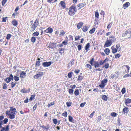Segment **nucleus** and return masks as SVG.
<instances>
[{"label":"nucleus","mask_w":131,"mask_h":131,"mask_svg":"<svg viewBox=\"0 0 131 131\" xmlns=\"http://www.w3.org/2000/svg\"><path fill=\"white\" fill-rule=\"evenodd\" d=\"M69 9V10L68 13L70 16L74 15L75 13L77 12V9L75 6L72 5Z\"/></svg>","instance_id":"1"},{"label":"nucleus","mask_w":131,"mask_h":131,"mask_svg":"<svg viewBox=\"0 0 131 131\" xmlns=\"http://www.w3.org/2000/svg\"><path fill=\"white\" fill-rule=\"evenodd\" d=\"M39 19L38 18H37L35 20V21L31 27L30 30L31 32H33L37 27V26L39 24Z\"/></svg>","instance_id":"2"},{"label":"nucleus","mask_w":131,"mask_h":131,"mask_svg":"<svg viewBox=\"0 0 131 131\" xmlns=\"http://www.w3.org/2000/svg\"><path fill=\"white\" fill-rule=\"evenodd\" d=\"M14 79V77L12 74H11L10 75L9 77H8L4 79V81H5L7 83H9L11 80L13 81Z\"/></svg>","instance_id":"3"},{"label":"nucleus","mask_w":131,"mask_h":131,"mask_svg":"<svg viewBox=\"0 0 131 131\" xmlns=\"http://www.w3.org/2000/svg\"><path fill=\"white\" fill-rule=\"evenodd\" d=\"M43 74V72H38V73L34 76V78L35 79H38Z\"/></svg>","instance_id":"4"},{"label":"nucleus","mask_w":131,"mask_h":131,"mask_svg":"<svg viewBox=\"0 0 131 131\" xmlns=\"http://www.w3.org/2000/svg\"><path fill=\"white\" fill-rule=\"evenodd\" d=\"M107 40L104 46L105 47H109L112 44V42L108 40V38H107Z\"/></svg>","instance_id":"5"},{"label":"nucleus","mask_w":131,"mask_h":131,"mask_svg":"<svg viewBox=\"0 0 131 131\" xmlns=\"http://www.w3.org/2000/svg\"><path fill=\"white\" fill-rule=\"evenodd\" d=\"M124 102L126 105L131 107V99H127L125 100Z\"/></svg>","instance_id":"6"},{"label":"nucleus","mask_w":131,"mask_h":131,"mask_svg":"<svg viewBox=\"0 0 131 131\" xmlns=\"http://www.w3.org/2000/svg\"><path fill=\"white\" fill-rule=\"evenodd\" d=\"M51 63L52 62L51 61L44 62L42 63V65L44 67H47L50 66Z\"/></svg>","instance_id":"7"},{"label":"nucleus","mask_w":131,"mask_h":131,"mask_svg":"<svg viewBox=\"0 0 131 131\" xmlns=\"http://www.w3.org/2000/svg\"><path fill=\"white\" fill-rule=\"evenodd\" d=\"M56 47V43H49V46L48 47V48H50L51 49H53Z\"/></svg>","instance_id":"8"},{"label":"nucleus","mask_w":131,"mask_h":131,"mask_svg":"<svg viewBox=\"0 0 131 131\" xmlns=\"http://www.w3.org/2000/svg\"><path fill=\"white\" fill-rule=\"evenodd\" d=\"M53 31V29L50 27L48 28L46 30H45V32L47 33H51Z\"/></svg>","instance_id":"9"},{"label":"nucleus","mask_w":131,"mask_h":131,"mask_svg":"<svg viewBox=\"0 0 131 131\" xmlns=\"http://www.w3.org/2000/svg\"><path fill=\"white\" fill-rule=\"evenodd\" d=\"M123 111L125 114H127L128 113L129 110L128 107H125L124 106V107L123 110Z\"/></svg>","instance_id":"10"},{"label":"nucleus","mask_w":131,"mask_h":131,"mask_svg":"<svg viewBox=\"0 0 131 131\" xmlns=\"http://www.w3.org/2000/svg\"><path fill=\"white\" fill-rule=\"evenodd\" d=\"M30 91V89H29L28 90H25V88H24L21 90V92L23 93H29Z\"/></svg>","instance_id":"11"},{"label":"nucleus","mask_w":131,"mask_h":131,"mask_svg":"<svg viewBox=\"0 0 131 131\" xmlns=\"http://www.w3.org/2000/svg\"><path fill=\"white\" fill-rule=\"evenodd\" d=\"M130 5V3L129 2H127L123 5V6L124 9H125L127 8Z\"/></svg>","instance_id":"12"},{"label":"nucleus","mask_w":131,"mask_h":131,"mask_svg":"<svg viewBox=\"0 0 131 131\" xmlns=\"http://www.w3.org/2000/svg\"><path fill=\"white\" fill-rule=\"evenodd\" d=\"M125 34L128 37V38H131V33L128 31V30L125 31Z\"/></svg>","instance_id":"13"},{"label":"nucleus","mask_w":131,"mask_h":131,"mask_svg":"<svg viewBox=\"0 0 131 131\" xmlns=\"http://www.w3.org/2000/svg\"><path fill=\"white\" fill-rule=\"evenodd\" d=\"M26 73L24 71L22 72L20 75V78H24L26 76Z\"/></svg>","instance_id":"14"},{"label":"nucleus","mask_w":131,"mask_h":131,"mask_svg":"<svg viewBox=\"0 0 131 131\" xmlns=\"http://www.w3.org/2000/svg\"><path fill=\"white\" fill-rule=\"evenodd\" d=\"M86 5L85 3H80L79 4L78 6L79 7V9L81 8L84 7Z\"/></svg>","instance_id":"15"},{"label":"nucleus","mask_w":131,"mask_h":131,"mask_svg":"<svg viewBox=\"0 0 131 131\" xmlns=\"http://www.w3.org/2000/svg\"><path fill=\"white\" fill-rule=\"evenodd\" d=\"M111 49L112 50V52L113 53H115L117 52V50L114 46L112 47Z\"/></svg>","instance_id":"16"},{"label":"nucleus","mask_w":131,"mask_h":131,"mask_svg":"<svg viewBox=\"0 0 131 131\" xmlns=\"http://www.w3.org/2000/svg\"><path fill=\"white\" fill-rule=\"evenodd\" d=\"M90 46V43H88L85 46V50H86V52H88V50L89 49Z\"/></svg>","instance_id":"17"},{"label":"nucleus","mask_w":131,"mask_h":131,"mask_svg":"<svg viewBox=\"0 0 131 131\" xmlns=\"http://www.w3.org/2000/svg\"><path fill=\"white\" fill-rule=\"evenodd\" d=\"M15 115L16 114H15V113L13 114H10L9 115V117L10 119H14L15 118Z\"/></svg>","instance_id":"18"},{"label":"nucleus","mask_w":131,"mask_h":131,"mask_svg":"<svg viewBox=\"0 0 131 131\" xmlns=\"http://www.w3.org/2000/svg\"><path fill=\"white\" fill-rule=\"evenodd\" d=\"M0 121L2 122V123L3 124H6L8 121V119L7 118H5L4 120Z\"/></svg>","instance_id":"19"},{"label":"nucleus","mask_w":131,"mask_h":131,"mask_svg":"<svg viewBox=\"0 0 131 131\" xmlns=\"http://www.w3.org/2000/svg\"><path fill=\"white\" fill-rule=\"evenodd\" d=\"M104 51L106 54L108 55L109 54L110 50L108 48H106L105 49Z\"/></svg>","instance_id":"20"},{"label":"nucleus","mask_w":131,"mask_h":131,"mask_svg":"<svg viewBox=\"0 0 131 131\" xmlns=\"http://www.w3.org/2000/svg\"><path fill=\"white\" fill-rule=\"evenodd\" d=\"M124 66L126 67L127 68V70L126 71V70H125V71H123V72L124 73H126L127 72V71L128 72L129 70L130 67H129L127 66V65H124Z\"/></svg>","instance_id":"21"},{"label":"nucleus","mask_w":131,"mask_h":131,"mask_svg":"<svg viewBox=\"0 0 131 131\" xmlns=\"http://www.w3.org/2000/svg\"><path fill=\"white\" fill-rule=\"evenodd\" d=\"M12 23L13 25L14 26H16L17 25V22L15 20H13L12 21Z\"/></svg>","instance_id":"22"},{"label":"nucleus","mask_w":131,"mask_h":131,"mask_svg":"<svg viewBox=\"0 0 131 131\" xmlns=\"http://www.w3.org/2000/svg\"><path fill=\"white\" fill-rule=\"evenodd\" d=\"M102 99L105 101H107V97L105 95H103L102 97Z\"/></svg>","instance_id":"23"},{"label":"nucleus","mask_w":131,"mask_h":131,"mask_svg":"<svg viewBox=\"0 0 131 131\" xmlns=\"http://www.w3.org/2000/svg\"><path fill=\"white\" fill-rule=\"evenodd\" d=\"M83 24V23L82 22H80L77 25V27L78 29H79Z\"/></svg>","instance_id":"24"},{"label":"nucleus","mask_w":131,"mask_h":131,"mask_svg":"<svg viewBox=\"0 0 131 131\" xmlns=\"http://www.w3.org/2000/svg\"><path fill=\"white\" fill-rule=\"evenodd\" d=\"M60 3L61 6L63 8H65L66 6L64 2L63 1H61L60 2Z\"/></svg>","instance_id":"25"},{"label":"nucleus","mask_w":131,"mask_h":131,"mask_svg":"<svg viewBox=\"0 0 131 131\" xmlns=\"http://www.w3.org/2000/svg\"><path fill=\"white\" fill-rule=\"evenodd\" d=\"M40 62L39 61H37L36 62V63L35 65V67H36V69L38 67L40 66Z\"/></svg>","instance_id":"26"},{"label":"nucleus","mask_w":131,"mask_h":131,"mask_svg":"<svg viewBox=\"0 0 131 131\" xmlns=\"http://www.w3.org/2000/svg\"><path fill=\"white\" fill-rule=\"evenodd\" d=\"M95 63L94 64V66L95 68H96L99 67L100 65L99 64L97 61L95 62Z\"/></svg>","instance_id":"27"},{"label":"nucleus","mask_w":131,"mask_h":131,"mask_svg":"<svg viewBox=\"0 0 131 131\" xmlns=\"http://www.w3.org/2000/svg\"><path fill=\"white\" fill-rule=\"evenodd\" d=\"M65 33L66 32H65L63 30H61L60 31V34L59 35L61 36H63L64 35Z\"/></svg>","instance_id":"28"},{"label":"nucleus","mask_w":131,"mask_h":131,"mask_svg":"<svg viewBox=\"0 0 131 131\" xmlns=\"http://www.w3.org/2000/svg\"><path fill=\"white\" fill-rule=\"evenodd\" d=\"M74 93L75 95L77 96L79 94V90L78 89H76L74 91Z\"/></svg>","instance_id":"29"},{"label":"nucleus","mask_w":131,"mask_h":131,"mask_svg":"<svg viewBox=\"0 0 131 131\" xmlns=\"http://www.w3.org/2000/svg\"><path fill=\"white\" fill-rule=\"evenodd\" d=\"M116 48L117 51L118 50L119 51L121 49V47L119 45H116Z\"/></svg>","instance_id":"30"},{"label":"nucleus","mask_w":131,"mask_h":131,"mask_svg":"<svg viewBox=\"0 0 131 131\" xmlns=\"http://www.w3.org/2000/svg\"><path fill=\"white\" fill-rule=\"evenodd\" d=\"M107 79H104L102 81L101 83L103 84L107 83Z\"/></svg>","instance_id":"31"},{"label":"nucleus","mask_w":131,"mask_h":131,"mask_svg":"<svg viewBox=\"0 0 131 131\" xmlns=\"http://www.w3.org/2000/svg\"><path fill=\"white\" fill-rule=\"evenodd\" d=\"M9 125H8L6 126V127H3L4 128V131H8L9 130Z\"/></svg>","instance_id":"32"},{"label":"nucleus","mask_w":131,"mask_h":131,"mask_svg":"<svg viewBox=\"0 0 131 131\" xmlns=\"http://www.w3.org/2000/svg\"><path fill=\"white\" fill-rule=\"evenodd\" d=\"M14 79L16 81H17L19 80V78L18 77L16 76H14Z\"/></svg>","instance_id":"33"},{"label":"nucleus","mask_w":131,"mask_h":131,"mask_svg":"<svg viewBox=\"0 0 131 131\" xmlns=\"http://www.w3.org/2000/svg\"><path fill=\"white\" fill-rule=\"evenodd\" d=\"M36 40L35 37H31V42L33 43L35 42Z\"/></svg>","instance_id":"34"},{"label":"nucleus","mask_w":131,"mask_h":131,"mask_svg":"<svg viewBox=\"0 0 131 131\" xmlns=\"http://www.w3.org/2000/svg\"><path fill=\"white\" fill-rule=\"evenodd\" d=\"M39 34V33L36 31V32H34L32 34V36H38Z\"/></svg>","instance_id":"35"},{"label":"nucleus","mask_w":131,"mask_h":131,"mask_svg":"<svg viewBox=\"0 0 131 131\" xmlns=\"http://www.w3.org/2000/svg\"><path fill=\"white\" fill-rule=\"evenodd\" d=\"M17 83V82L14 83L13 82H12L10 84H11V86L12 88H13L14 87L16 84Z\"/></svg>","instance_id":"36"},{"label":"nucleus","mask_w":131,"mask_h":131,"mask_svg":"<svg viewBox=\"0 0 131 131\" xmlns=\"http://www.w3.org/2000/svg\"><path fill=\"white\" fill-rule=\"evenodd\" d=\"M95 30V28H93L92 29L90 30L89 31V32L90 34H92L94 32Z\"/></svg>","instance_id":"37"},{"label":"nucleus","mask_w":131,"mask_h":131,"mask_svg":"<svg viewBox=\"0 0 131 131\" xmlns=\"http://www.w3.org/2000/svg\"><path fill=\"white\" fill-rule=\"evenodd\" d=\"M93 62H94V58H92L91 59V60L90 61V62H89L90 63L92 66H93L94 65L93 64Z\"/></svg>","instance_id":"38"},{"label":"nucleus","mask_w":131,"mask_h":131,"mask_svg":"<svg viewBox=\"0 0 131 131\" xmlns=\"http://www.w3.org/2000/svg\"><path fill=\"white\" fill-rule=\"evenodd\" d=\"M11 37V35L10 34H8L6 36V39L7 40H9Z\"/></svg>","instance_id":"39"},{"label":"nucleus","mask_w":131,"mask_h":131,"mask_svg":"<svg viewBox=\"0 0 131 131\" xmlns=\"http://www.w3.org/2000/svg\"><path fill=\"white\" fill-rule=\"evenodd\" d=\"M82 30L83 31L86 32L88 30V28L86 26H85L83 28Z\"/></svg>","instance_id":"40"},{"label":"nucleus","mask_w":131,"mask_h":131,"mask_svg":"<svg viewBox=\"0 0 131 131\" xmlns=\"http://www.w3.org/2000/svg\"><path fill=\"white\" fill-rule=\"evenodd\" d=\"M74 90L72 89H70L69 90V93L70 94L73 93Z\"/></svg>","instance_id":"41"},{"label":"nucleus","mask_w":131,"mask_h":131,"mask_svg":"<svg viewBox=\"0 0 131 131\" xmlns=\"http://www.w3.org/2000/svg\"><path fill=\"white\" fill-rule=\"evenodd\" d=\"M74 59H72V61L70 62V63L69 64H70V65H71V66H72L74 64Z\"/></svg>","instance_id":"42"},{"label":"nucleus","mask_w":131,"mask_h":131,"mask_svg":"<svg viewBox=\"0 0 131 131\" xmlns=\"http://www.w3.org/2000/svg\"><path fill=\"white\" fill-rule=\"evenodd\" d=\"M39 105V104H37V103H36L34 106L33 107V109L34 111H35L36 109L37 106Z\"/></svg>","instance_id":"43"},{"label":"nucleus","mask_w":131,"mask_h":131,"mask_svg":"<svg viewBox=\"0 0 131 131\" xmlns=\"http://www.w3.org/2000/svg\"><path fill=\"white\" fill-rule=\"evenodd\" d=\"M35 95H31V97H30L29 100L30 101H31L33 99H34Z\"/></svg>","instance_id":"44"},{"label":"nucleus","mask_w":131,"mask_h":131,"mask_svg":"<svg viewBox=\"0 0 131 131\" xmlns=\"http://www.w3.org/2000/svg\"><path fill=\"white\" fill-rule=\"evenodd\" d=\"M72 72H70L69 73H68V77L69 78H70L72 77Z\"/></svg>","instance_id":"45"},{"label":"nucleus","mask_w":131,"mask_h":131,"mask_svg":"<svg viewBox=\"0 0 131 131\" xmlns=\"http://www.w3.org/2000/svg\"><path fill=\"white\" fill-rule=\"evenodd\" d=\"M53 123L55 124H56L58 123V121L57 119L56 118H54L52 120Z\"/></svg>","instance_id":"46"},{"label":"nucleus","mask_w":131,"mask_h":131,"mask_svg":"<svg viewBox=\"0 0 131 131\" xmlns=\"http://www.w3.org/2000/svg\"><path fill=\"white\" fill-rule=\"evenodd\" d=\"M9 111H13V112H16L17 111L16 110L15 108H13V107H11Z\"/></svg>","instance_id":"47"},{"label":"nucleus","mask_w":131,"mask_h":131,"mask_svg":"<svg viewBox=\"0 0 131 131\" xmlns=\"http://www.w3.org/2000/svg\"><path fill=\"white\" fill-rule=\"evenodd\" d=\"M85 66L86 67V68H89L90 70L91 69H92L91 66L89 64H86Z\"/></svg>","instance_id":"48"},{"label":"nucleus","mask_w":131,"mask_h":131,"mask_svg":"<svg viewBox=\"0 0 131 131\" xmlns=\"http://www.w3.org/2000/svg\"><path fill=\"white\" fill-rule=\"evenodd\" d=\"M95 15L96 18H98L99 17V14L98 12H96L95 13Z\"/></svg>","instance_id":"49"},{"label":"nucleus","mask_w":131,"mask_h":131,"mask_svg":"<svg viewBox=\"0 0 131 131\" xmlns=\"http://www.w3.org/2000/svg\"><path fill=\"white\" fill-rule=\"evenodd\" d=\"M73 118L72 116H69V121L70 122H72Z\"/></svg>","instance_id":"50"},{"label":"nucleus","mask_w":131,"mask_h":131,"mask_svg":"<svg viewBox=\"0 0 131 131\" xmlns=\"http://www.w3.org/2000/svg\"><path fill=\"white\" fill-rule=\"evenodd\" d=\"M67 113L66 111H65L62 114V115L65 117H66L67 116Z\"/></svg>","instance_id":"51"},{"label":"nucleus","mask_w":131,"mask_h":131,"mask_svg":"<svg viewBox=\"0 0 131 131\" xmlns=\"http://www.w3.org/2000/svg\"><path fill=\"white\" fill-rule=\"evenodd\" d=\"M115 58L116 59L120 57L121 56V55L117 53L115 55Z\"/></svg>","instance_id":"52"},{"label":"nucleus","mask_w":131,"mask_h":131,"mask_svg":"<svg viewBox=\"0 0 131 131\" xmlns=\"http://www.w3.org/2000/svg\"><path fill=\"white\" fill-rule=\"evenodd\" d=\"M62 44L63 45H67L68 44V41L67 40H64L62 42Z\"/></svg>","instance_id":"53"},{"label":"nucleus","mask_w":131,"mask_h":131,"mask_svg":"<svg viewBox=\"0 0 131 131\" xmlns=\"http://www.w3.org/2000/svg\"><path fill=\"white\" fill-rule=\"evenodd\" d=\"M66 104L67 106L70 107L71 106L72 103L70 102H67Z\"/></svg>","instance_id":"54"},{"label":"nucleus","mask_w":131,"mask_h":131,"mask_svg":"<svg viewBox=\"0 0 131 131\" xmlns=\"http://www.w3.org/2000/svg\"><path fill=\"white\" fill-rule=\"evenodd\" d=\"M82 48V47L81 45H79L78 46V48L79 50H80Z\"/></svg>","instance_id":"55"},{"label":"nucleus","mask_w":131,"mask_h":131,"mask_svg":"<svg viewBox=\"0 0 131 131\" xmlns=\"http://www.w3.org/2000/svg\"><path fill=\"white\" fill-rule=\"evenodd\" d=\"M111 115L113 117H115L117 115V114L116 113L112 112L111 113Z\"/></svg>","instance_id":"56"},{"label":"nucleus","mask_w":131,"mask_h":131,"mask_svg":"<svg viewBox=\"0 0 131 131\" xmlns=\"http://www.w3.org/2000/svg\"><path fill=\"white\" fill-rule=\"evenodd\" d=\"M4 37H0V41L2 42L4 41Z\"/></svg>","instance_id":"57"},{"label":"nucleus","mask_w":131,"mask_h":131,"mask_svg":"<svg viewBox=\"0 0 131 131\" xmlns=\"http://www.w3.org/2000/svg\"><path fill=\"white\" fill-rule=\"evenodd\" d=\"M7 1V0H3L2 1V5L3 6H4L5 5Z\"/></svg>","instance_id":"58"},{"label":"nucleus","mask_w":131,"mask_h":131,"mask_svg":"<svg viewBox=\"0 0 131 131\" xmlns=\"http://www.w3.org/2000/svg\"><path fill=\"white\" fill-rule=\"evenodd\" d=\"M7 84L6 83H4L3 85V89H7Z\"/></svg>","instance_id":"59"},{"label":"nucleus","mask_w":131,"mask_h":131,"mask_svg":"<svg viewBox=\"0 0 131 131\" xmlns=\"http://www.w3.org/2000/svg\"><path fill=\"white\" fill-rule=\"evenodd\" d=\"M83 78L82 77L79 75L78 76V80L79 81L83 79Z\"/></svg>","instance_id":"60"},{"label":"nucleus","mask_w":131,"mask_h":131,"mask_svg":"<svg viewBox=\"0 0 131 131\" xmlns=\"http://www.w3.org/2000/svg\"><path fill=\"white\" fill-rule=\"evenodd\" d=\"M121 92L123 94H124L125 92V88H123Z\"/></svg>","instance_id":"61"},{"label":"nucleus","mask_w":131,"mask_h":131,"mask_svg":"<svg viewBox=\"0 0 131 131\" xmlns=\"http://www.w3.org/2000/svg\"><path fill=\"white\" fill-rule=\"evenodd\" d=\"M109 64L108 63H106V64H105L104 67L106 69H107L109 67Z\"/></svg>","instance_id":"62"},{"label":"nucleus","mask_w":131,"mask_h":131,"mask_svg":"<svg viewBox=\"0 0 131 131\" xmlns=\"http://www.w3.org/2000/svg\"><path fill=\"white\" fill-rule=\"evenodd\" d=\"M85 103H86L85 102H84V103H81L80 105V106L81 107H84V106Z\"/></svg>","instance_id":"63"},{"label":"nucleus","mask_w":131,"mask_h":131,"mask_svg":"<svg viewBox=\"0 0 131 131\" xmlns=\"http://www.w3.org/2000/svg\"><path fill=\"white\" fill-rule=\"evenodd\" d=\"M105 84H103L101 83V84L99 85V86L101 88H103L104 87Z\"/></svg>","instance_id":"64"}]
</instances>
